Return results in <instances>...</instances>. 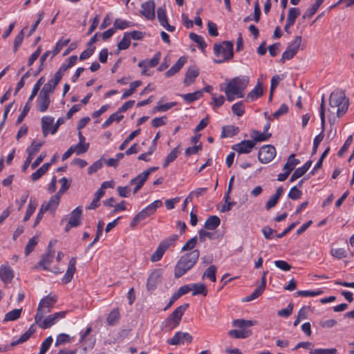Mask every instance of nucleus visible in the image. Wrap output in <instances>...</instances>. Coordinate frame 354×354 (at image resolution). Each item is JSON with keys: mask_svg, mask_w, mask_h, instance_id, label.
<instances>
[{"mask_svg": "<svg viewBox=\"0 0 354 354\" xmlns=\"http://www.w3.org/2000/svg\"><path fill=\"white\" fill-rule=\"evenodd\" d=\"M249 79L248 77H236L230 80L224 90L226 98L229 102L244 96V90L247 87Z\"/></svg>", "mask_w": 354, "mask_h": 354, "instance_id": "nucleus-1", "label": "nucleus"}, {"mask_svg": "<svg viewBox=\"0 0 354 354\" xmlns=\"http://www.w3.org/2000/svg\"><path fill=\"white\" fill-rule=\"evenodd\" d=\"M200 256L198 250L193 251L183 255L178 261L174 268V276L176 279L181 277L187 271L191 270L196 263Z\"/></svg>", "mask_w": 354, "mask_h": 354, "instance_id": "nucleus-2", "label": "nucleus"}, {"mask_svg": "<svg viewBox=\"0 0 354 354\" xmlns=\"http://www.w3.org/2000/svg\"><path fill=\"white\" fill-rule=\"evenodd\" d=\"M329 104L331 108L337 109V117L340 118L346 113L349 100L342 90H336L330 95Z\"/></svg>", "mask_w": 354, "mask_h": 354, "instance_id": "nucleus-3", "label": "nucleus"}, {"mask_svg": "<svg viewBox=\"0 0 354 354\" xmlns=\"http://www.w3.org/2000/svg\"><path fill=\"white\" fill-rule=\"evenodd\" d=\"M214 53L218 57L214 59L216 64H222L226 61L231 59L234 56L233 43L230 41H224L222 43H216L214 45Z\"/></svg>", "mask_w": 354, "mask_h": 354, "instance_id": "nucleus-4", "label": "nucleus"}, {"mask_svg": "<svg viewBox=\"0 0 354 354\" xmlns=\"http://www.w3.org/2000/svg\"><path fill=\"white\" fill-rule=\"evenodd\" d=\"M162 205V202L161 200H156L149 205H147L145 208L139 212L132 219L130 223V227L131 228L135 227L139 222L146 219L150 216L154 214L158 208L160 207Z\"/></svg>", "mask_w": 354, "mask_h": 354, "instance_id": "nucleus-5", "label": "nucleus"}, {"mask_svg": "<svg viewBox=\"0 0 354 354\" xmlns=\"http://www.w3.org/2000/svg\"><path fill=\"white\" fill-rule=\"evenodd\" d=\"M57 300V296L51 295H48L41 299L38 304L37 313L35 315V322H38L40 319H42L44 315L50 311Z\"/></svg>", "mask_w": 354, "mask_h": 354, "instance_id": "nucleus-6", "label": "nucleus"}, {"mask_svg": "<svg viewBox=\"0 0 354 354\" xmlns=\"http://www.w3.org/2000/svg\"><path fill=\"white\" fill-rule=\"evenodd\" d=\"M178 234H172L170 236L166 238L163 241H162L155 252L151 254L150 257V260L152 262H156L160 261L166 250L175 242L178 240Z\"/></svg>", "mask_w": 354, "mask_h": 354, "instance_id": "nucleus-7", "label": "nucleus"}, {"mask_svg": "<svg viewBox=\"0 0 354 354\" xmlns=\"http://www.w3.org/2000/svg\"><path fill=\"white\" fill-rule=\"evenodd\" d=\"M302 41V37L299 35L295 37V39L288 44L286 50L282 53L280 62L283 63L285 60L292 59L297 53Z\"/></svg>", "mask_w": 354, "mask_h": 354, "instance_id": "nucleus-8", "label": "nucleus"}, {"mask_svg": "<svg viewBox=\"0 0 354 354\" xmlns=\"http://www.w3.org/2000/svg\"><path fill=\"white\" fill-rule=\"evenodd\" d=\"M320 119H321V124H322V131L313 140V147L312 150L311 155L313 156L317 153L318 147L320 142L323 140L324 135V131L325 129V103H324V97H322V102L320 104Z\"/></svg>", "mask_w": 354, "mask_h": 354, "instance_id": "nucleus-9", "label": "nucleus"}, {"mask_svg": "<svg viewBox=\"0 0 354 354\" xmlns=\"http://www.w3.org/2000/svg\"><path fill=\"white\" fill-rule=\"evenodd\" d=\"M66 311H60L48 315L44 319H40L38 322L39 327L42 329H47L55 324L59 319H63L66 316Z\"/></svg>", "mask_w": 354, "mask_h": 354, "instance_id": "nucleus-10", "label": "nucleus"}, {"mask_svg": "<svg viewBox=\"0 0 354 354\" xmlns=\"http://www.w3.org/2000/svg\"><path fill=\"white\" fill-rule=\"evenodd\" d=\"M276 156V149L271 145H266L261 147L258 153L259 162L266 164L272 161Z\"/></svg>", "mask_w": 354, "mask_h": 354, "instance_id": "nucleus-11", "label": "nucleus"}, {"mask_svg": "<svg viewBox=\"0 0 354 354\" xmlns=\"http://www.w3.org/2000/svg\"><path fill=\"white\" fill-rule=\"evenodd\" d=\"M192 336L187 332H176L173 337L168 339L167 342L170 345H180L183 344L185 342L191 343L192 342Z\"/></svg>", "mask_w": 354, "mask_h": 354, "instance_id": "nucleus-12", "label": "nucleus"}, {"mask_svg": "<svg viewBox=\"0 0 354 354\" xmlns=\"http://www.w3.org/2000/svg\"><path fill=\"white\" fill-rule=\"evenodd\" d=\"M254 147L255 144L252 140H244L232 145V149L238 153L242 154L250 153Z\"/></svg>", "mask_w": 354, "mask_h": 354, "instance_id": "nucleus-13", "label": "nucleus"}, {"mask_svg": "<svg viewBox=\"0 0 354 354\" xmlns=\"http://www.w3.org/2000/svg\"><path fill=\"white\" fill-rule=\"evenodd\" d=\"M15 277L14 270L9 266L8 263H6L0 267V279L5 283H10Z\"/></svg>", "mask_w": 354, "mask_h": 354, "instance_id": "nucleus-14", "label": "nucleus"}, {"mask_svg": "<svg viewBox=\"0 0 354 354\" xmlns=\"http://www.w3.org/2000/svg\"><path fill=\"white\" fill-rule=\"evenodd\" d=\"M267 273L268 271L263 272L261 277V284L253 291L250 295L243 299V301L248 302L252 301L258 298L263 292L266 288V276Z\"/></svg>", "mask_w": 354, "mask_h": 354, "instance_id": "nucleus-15", "label": "nucleus"}, {"mask_svg": "<svg viewBox=\"0 0 354 354\" xmlns=\"http://www.w3.org/2000/svg\"><path fill=\"white\" fill-rule=\"evenodd\" d=\"M75 264L76 258L72 257L68 262L66 272L64 275L63 278L62 279V282L63 284H67L71 281L73 275L76 271Z\"/></svg>", "mask_w": 354, "mask_h": 354, "instance_id": "nucleus-16", "label": "nucleus"}, {"mask_svg": "<svg viewBox=\"0 0 354 354\" xmlns=\"http://www.w3.org/2000/svg\"><path fill=\"white\" fill-rule=\"evenodd\" d=\"M141 14L147 19L152 20L155 18V3L153 1H147L142 5Z\"/></svg>", "mask_w": 354, "mask_h": 354, "instance_id": "nucleus-17", "label": "nucleus"}, {"mask_svg": "<svg viewBox=\"0 0 354 354\" xmlns=\"http://www.w3.org/2000/svg\"><path fill=\"white\" fill-rule=\"evenodd\" d=\"M60 197V195L56 194L52 196L48 202H44L41 207H42L46 212H55L59 205Z\"/></svg>", "mask_w": 354, "mask_h": 354, "instance_id": "nucleus-18", "label": "nucleus"}, {"mask_svg": "<svg viewBox=\"0 0 354 354\" xmlns=\"http://www.w3.org/2000/svg\"><path fill=\"white\" fill-rule=\"evenodd\" d=\"M189 307V304H184L176 308L168 317L171 320L174 321L175 324H179L185 311Z\"/></svg>", "mask_w": 354, "mask_h": 354, "instance_id": "nucleus-19", "label": "nucleus"}, {"mask_svg": "<svg viewBox=\"0 0 354 354\" xmlns=\"http://www.w3.org/2000/svg\"><path fill=\"white\" fill-rule=\"evenodd\" d=\"M82 213V209L81 207H77L71 212L68 219L71 226L77 227L80 225Z\"/></svg>", "mask_w": 354, "mask_h": 354, "instance_id": "nucleus-20", "label": "nucleus"}, {"mask_svg": "<svg viewBox=\"0 0 354 354\" xmlns=\"http://www.w3.org/2000/svg\"><path fill=\"white\" fill-rule=\"evenodd\" d=\"M161 53L160 52H157L155 53L153 57L150 59H145L140 61L138 66L140 68H153L158 65L160 59Z\"/></svg>", "mask_w": 354, "mask_h": 354, "instance_id": "nucleus-21", "label": "nucleus"}, {"mask_svg": "<svg viewBox=\"0 0 354 354\" xmlns=\"http://www.w3.org/2000/svg\"><path fill=\"white\" fill-rule=\"evenodd\" d=\"M55 252L52 249L47 250L46 252L41 257L38 264L45 270H48V266L53 261Z\"/></svg>", "mask_w": 354, "mask_h": 354, "instance_id": "nucleus-22", "label": "nucleus"}, {"mask_svg": "<svg viewBox=\"0 0 354 354\" xmlns=\"http://www.w3.org/2000/svg\"><path fill=\"white\" fill-rule=\"evenodd\" d=\"M187 62V58L180 57L177 62L165 73V76L169 77L177 73Z\"/></svg>", "mask_w": 354, "mask_h": 354, "instance_id": "nucleus-23", "label": "nucleus"}, {"mask_svg": "<svg viewBox=\"0 0 354 354\" xmlns=\"http://www.w3.org/2000/svg\"><path fill=\"white\" fill-rule=\"evenodd\" d=\"M160 276L161 274L159 270H155L151 273L147 279V288L148 290L152 291L156 288V285L160 280Z\"/></svg>", "mask_w": 354, "mask_h": 354, "instance_id": "nucleus-24", "label": "nucleus"}, {"mask_svg": "<svg viewBox=\"0 0 354 354\" xmlns=\"http://www.w3.org/2000/svg\"><path fill=\"white\" fill-rule=\"evenodd\" d=\"M198 75L199 70L198 68L195 67L189 68L185 75L184 84L187 86L190 85L195 81Z\"/></svg>", "mask_w": 354, "mask_h": 354, "instance_id": "nucleus-25", "label": "nucleus"}, {"mask_svg": "<svg viewBox=\"0 0 354 354\" xmlns=\"http://www.w3.org/2000/svg\"><path fill=\"white\" fill-rule=\"evenodd\" d=\"M37 110L40 112H45L48 109L50 103V97L39 94L37 97Z\"/></svg>", "mask_w": 354, "mask_h": 354, "instance_id": "nucleus-26", "label": "nucleus"}, {"mask_svg": "<svg viewBox=\"0 0 354 354\" xmlns=\"http://www.w3.org/2000/svg\"><path fill=\"white\" fill-rule=\"evenodd\" d=\"M54 118L51 116H44L41 118V130L44 137H46L50 131V126L53 124Z\"/></svg>", "mask_w": 354, "mask_h": 354, "instance_id": "nucleus-27", "label": "nucleus"}, {"mask_svg": "<svg viewBox=\"0 0 354 354\" xmlns=\"http://www.w3.org/2000/svg\"><path fill=\"white\" fill-rule=\"evenodd\" d=\"M272 134L270 133H261L259 131L253 130L251 133L250 137L252 138L253 142L256 145L257 142L269 140Z\"/></svg>", "mask_w": 354, "mask_h": 354, "instance_id": "nucleus-28", "label": "nucleus"}, {"mask_svg": "<svg viewBox=\"0 0 354 354\" xmlns=\"http://www.w3.org/2000/svg\"><path fill=\"white\" fill-rule=\"evenodd\" d=\"M263 93L261 83L258 82L255 87L248 94L247 100L248 101H254L261 97Z\"/></svg>", "mask_w": 354, "mask_h": 354, "instance_id": "nucleus-29", "label": "nucleus"}, {"mask_svg": "<svg viewBox=\"0 0 354 354\" xmlns=\"http://www.w3.org/2000/svg\"><path fill=\"white\" fill-rule=\"evenodd\" d=\"M220 224V218L217 216L212 215L207 218L205 223V227L208 230H214L216 229Z\"/></svg>", "mask_w": 354, "mask_h": 354, "instance_id": "nucleus-30", "label": "nucleus"}, {"mask_svg": "<svg viewBox=\"0 0 354 354\" xmlns=\"http://www.w3.org/2000/svg\"><path fill=\"white\" fill-rule=\"evenodd\" d=\"M252 332L249 329L230 330L228 331L229 336L236 339H244L249 337Z\"/></svg>", "mask_w": 354, "mask_h": 354, "instance_id": "nucleus-31", "label": "nucleus"}, {"mask_svg": "<svg viewBox=\"0 0 354 354\" xmlns=\"http://www.w3.org/2000/svg\"><path fill=\"white\" fill-rule=\"evenodd\" d=\"M180 153V145H178L167 156L162 164V167L166 168L171 162H174Z\"/></svg>", "mask_w": 354, "mask_h": 354, "instance_id": "nucleus-32", "label": "nucleus"}, {"mask_svg": "<svg viewBox=\"0 0 354 354\" xmlns=\"http://www.w3.org/2000/svg\"><path fill=\"white\" fill-rule=\"evenodd\" d=\"M261 17V8L259 4L258 0L256 1L254 3V14L253 15H249L245 17L243 19V22L248 23L251 20H254L255 22H259Z\"/></svg>", "mask_w": 354, "mask_h": 354, "instance_id": "nucleus-33", "label": "nucleus"}, {"mask_svg": "<svg viewBox=\"0 0 354 354\" xmlns=\"http://www.w3.org/2000/svg\"><path fill=\"white\" fill-rule=\"evenodd\" d=\"M239 132L238 127L234 125L225 126L222 128L221 138H231L236 135Z\"/></svg>", "mask_w": 354, "mask_h": 354, "instance_id": "nucleus-34", "label": "nucleus"}, {"mask_svg": "<svg viewBox=\"0 0 354 354\" xmlns=\"http://www.w3.org/2000/svg\"><path fill=\"white\" fill-rule=\"evenodd\" d=\"M50 165L51 162H46L43 164L40 168H39L36 171L32 174L31 179L33 181L39 180L43 175H44L47 172Z\"/></svg>", "mask_w": 354, "mask_h": 354, "instance_id": "nucleus-35", "label": "nucleus"}, {"mask_svg": "<svg viewBox=\"0 0 354 354\" xmlns=\"http://www.w3.org/2000/svg\"><path fill=\"white\" fill-rule=\"evenodd\" d=\"M256 322L252 320H245L243 319H237L232 322V326L241 329H247L255 324Z\"/></svg>", "mask_w": 354, "mask_h": 354, "instance_id": "nucleus-36", "label": "nucleus"}, {"mask_svg": "<svg viewBox=\"0 0 354 354\" xmlns=\"http://www.w3.org/2000/svg\"><path fill=\"white\" fill-rule=\"evenodd\" d=\"M295 154L292 153L288 158L287 162L283 166V170H290V173L295 169V166L300 163V160L295 158Z\"/></svg>", "mask_w": 354, "mask_h": 354, "instance_id": "nucleus-37", "label": "nucleus"}, {"mask_svg": "<svg viewBox=\"0 0 354 354\" xmlns=\"http://www.w3.org/2000/svg\"><path fill=\"white\" fill-rule=\"evenodd\" d=\"M124 118L123 115L120 114L118 111L111 114L109 118L102 124V127L103 129L107 128L110 126L113 122H119Z\"/></svg>", "mask_w": 354, "mask_h": 354, "instance_id": "nucleus-38", "label": "nucleus"}, {"mask_svg": "<svg viewBox=\"0 0 354 354\" xmlns=\"http://www.w3.org/2000/svg\"><path fill=\"white\" fill-rule=\"evenodd\" d=\"M191 287L192 289H193V296H196L198 295L206 296L207 294V289L204 283H193L191 285Z\"/></svg>", "mask_w": 354, "mask_h": 354, "instance_id": "nucleus-39", "label": "nucleus"}, {"mask_svg": "<svg viewBox=\"0 0 354 354\" xmlns=\"http://www.w3.org/2000/svg\"><path fill=\"white\" fill-rule=\"evenodd\" d=\"M120 317L119 308H115L109 313L106 317V322L109 325H115Z\"/></svg>", "mask_w": 354, "mask_h": 354, "instance_id": "nucleus-40", "label": "nucleus"}, {"mask_svg": "<svg viewBox=\"0 0 354 354\" xmlns=\"http://www.w3.org/2000/svg\"><path fill=\"white\" fill-rule=\"evenodd\" d=\"M203 95V91H197L194 93H189L187 94H182L180 96L183 98L184 100H185L188 103L193 102L199 98H201Z\"/></svg>", "mask_w": 354, "mask_h": 354, "instance_id": "nucleus-41", "label": "nucleus"}, {"mask_svg": "<svg viewBox=\"0 0 354 354\" xmlns=\"http://www.w3.org/2000/svg\"><path fill=\"white\" fill-rule=\"evenodd\" d=\"M141 85L142 82L140 80H137L131 82L130 84V88L129 89L125 90L123 92L121 99H126L128 97L131 96L136 91V88Z\"/></svg>", "mask_w": 354, "mask_h": 354, "instance_id": "nucleus-42", "label": "nucleus"}, {"mask_svg": "<svg viewBox=\"0 0 354 354\" xmlns=\"http://www.w3.org/2000/svg\"><path fill=\"white\" fill-rule=\"evenodd\" d=\"M189 37L193 41L196 42L198 45V47L201 49L202 51H205L207 44L202 36L198 35L194 32H191L189 33Z\"/></svg>", "mask_w": 354, "mask_h": 354, "instance_id": "nucleus-43", "label": "nucleus"}, {"mask_svg": "<svg viewBox=\"0 0 354 354\" xmlns=\"http://www.w3.org/2000/svg\"><path fill=\"white\" fill-rule=\"evenodd\" d=\"M22 308L14 309L5 315L3 322L15 321L21 316Z\"/></svg>", "mask_w": 354, "mask_h": 354, "instance_id": "nucleus-44", "label": "nucleus"}, {"mask_svg": "<svg viewBox=\"0 0 354 354\" xmlns=\"http://www.w3.org/2000/svg\"><path fill=\"white\" fill-rule=\"evenodd\" d=\"M133 26V24L132 22L121 19H116L113 24V28L115 30H124L125 28L132 27Z\"/></svg>", "mask_w": 354, "mask_h": 354, "instance_id": "nucleus-45", "label": "nucleus"}, {"mask_svg": "<svg viewBox=\"0 0 354 354\" xmlns=\"http://www.w3.org/2000/svg\"><path fill=\"white\" fill-rule=\"evenodd\" d=\"M216 270H217V268L215 266H214V265L210 266L204 272V273L203 274V278L204 279L205 277H206V278L209 279L211 281L215 282L216 281Z\"/></svg>", "mask_w": 354, "mask_h": 354, "instance_id": "nucleus-46", "label": "nucleus"}, {"mask_svg": "<svg viewBox=\"0 0 354 354\" xmlns=\"http://www.w3.org/2000/svg\"><path fill=\"white\" fill-rule=\"evenodd\" d=\"M70 42V39H59L55 44V46L54 47L52 53V58L57 55L60 50L62 49L64 46H66L68 45V44Z\"/></svg>", "mask_w": 354, "mask_h": 354, "instance_id": "nucleus-47", "label": "nucleus"}, {"mask_svg": "<svg viewBox=\"0 0 354 354\" xmlns=\"http://www.w3.org/2000/svg\"><path fill=\"white\" fill-rule=\"evenodd\" d=\"M140 133V129H138L133 131H132L127 138L126 139L122 142V143L120 145L119 149L120 150H124L126 147L128 145V144L137 136H138Z\"/></svg>", "mask_w": 354, "mask_h": 354, "instance_id": "nucleus-48", "label": "nucleus"}, {"mask_svg": "<svg viewBox=\"0 0 354 354\" xmlns=\"http://www.w3.org/2000/svg\"><path fill=\"white\" fill-rule=\"evenodd\" d=\"M72 338L66 333H60L57 336L55 346L57 347L62 344L69 343L71 342Z\"/></svg>", "mask_w": 354, "mask_h": 354, "instance_id": "nucleus-49", "label": "nucleus"}, {"mask_svg": "<svg viewBox=\"0 0 354 354\" xmlns=\"http://www.w3.org/2000/svg\"><path fill=\"white\" fill-rule=\"evenodd\" d=\"M232 113L237 116H242L245 113V106L243 102H238L232 106Z\"/></svg>", "mask_w": 354, "mask_h": 354, "instance_id": "nucleus-50", "label": "nucleus"}, {"mask_svg": "<svg viewBox=\"0 0 354 354\" xmlns=\"http://www.w3.org/2000/svg\"><path fill=\"white\" fill-rule=\"evenodd\" d=\"M300 10L298 8H290L288 10L287 21L295 24L296 19L299 16Z\"/></svg>", "mask_w": 354, "mask_h": 354, "instance_id": "nucleus-51", "label": "nucleus"}, {"mask_svg": "<svg viewBox=\"0 0 354 354\" xmlns=\"http://www.w3.org/2000/svg\"><path fill=\"white\" fill-rule=\"evenodd\" d=\"M43 144V142L37 143L35 141H33L31 143V145L26 149L28 155L34 157V156L39 151Z\"/></svg>", "mask_w": 354, "mask_h": 354, "instance_id": "nucleus-52", "label": "nucleus"}, {"mask_svg": "<svg viewBox=\"0 0 354 354\" xmlns=\"http://www.w3.org/2000/svg\"><path fill=\"white\" fill-rule=\"evenodd\" d=\"M324 293L321 289L317 290H299L297 292V296L299 297H315Z\"/></svg>", "mask_w": 354, "mask_h": 354, "instance_id": "nucleus-53", "label": "nucleus"}, {"mask_svg": "<svg viewBox=\"0 0 354 354\" xmlns=\"http://www.w3.org/2000/svg\"><path fill=\"white\" fill-rule=\"evenodd\" d=\"M50 54V50H47L43 53V55L39 58V66L37 70L34 73L33 75L37 77L44 68V62L48 55Z\"/></svg>", "mask_w": 354, "mask_h": 354, "instance_id": "nucleus-54", "label": "nucleus"}, {"mask_svg": "<svg viewBox=\"0 0 354 354\" xmlns=\"http://www.w3.org/2000/svg\"><path fill=\"white\" fill-rule=\"evenodd\" d=\"M44 81H45V79H44V77H43V76L41 77L37 80V82L35 83V84L34 85V86L32 88L31 94H30V97H28V101H32L34 99V97L37 94L41 85H42L44 84Z\"/></svg>", "mask_w": 354, "mask_h": 354, "instance_id": "nucleus-55", "label": "nucleus"}, {"mask_svg": "<svg viewBox=\"0 0 354 354\" xmlns=\"http://www.w3.org/2000/svg\"><path fill=\"white\" fill-rule=\"evenodd\" d=\"M176 104H177V103L176 102H169V103H166V104H158L157 106H156L153 108V113H155L156 111L165 112V111H167V110L171 109L172 107L175 106Z\"/></svg>", "mask_w": 354, "mask_h": 354, "instance_id": "nucleus-56", "label": "nucleus"}, {"mask_svg": "<svg viewBox=\"0 0 354 354\" xmlns=\"http://www.w3.org/2000/svg\"><path fill=\"white\" fill-rule=\"evenodd\" d=\"M147 180V178L142 172L135 178H132L130 180V184L136 185L137 186L142 187Z\"/></svg>", "mask_w": 354, "mask_h": 354, "instance_id": "nucleus-57", "label": "nucleus"}, {"mask_svg": "<svg viewBox=\"0 0 354 354\" xmlns=\"http://www.w3.org/2000/svg\"><path fill=\"white\" fill-rule=\"evenodd\" d=\"M330 254L338 259H342L347 256V251L344 248H332Z\"/></svg>", "mask_w": 354, "mask_h": 354, "instance_id": "nucleus-58", "label": "nucleus"}, {"mask_svg": "<svg viewBox=\"0 0 354 354\" xmlns=\"http://www.w3.org/2000/svg\"><path fill=\"white\" fill-rule=\"evenodd\" d=\"M37 244V240L35 236L32 237L29 239L25 248V254L29 255L35 249V247Z\"/></svg>", "mask_w": 354, "mask_h": 354, "instance_id": "nucleus-59", "label": "nucleus"}, {"mask_svg": "<svg viewBox=\"0 0 354 354\" xmlns=\"http://www.w3.org/2000/svg\"><path fill=\"white\" fill-rule=\"evenodd\" d=\"M131 44V40L128 37V35L124 33L122 39L118 44V50L127 49Z\"/></svg>", "mask_w": 354, "mask_h": 354, "instance_id": "nucleus-60", "label": "nucleus"}, {"mask_svg": "<svg viewBox=\"0 0 354 354\" xmlns=\"http://www.w3.org/2000/svg\"><path fill=\"white\" fill-rule=\"evenodd\" d=\"M89 147V143L78 142L77 145L73 146L75 152L77 155H80L86 152Z\"/></svg>", "mask_w": 354, "mask_h": 354, "instance_id": "nucleus-61", "label": "nucleus"}, {"mask_svg": "<svg viewBox=\"0 0 354 354\" xmlns=\"http://www.w3.org/2000/svg\"><path fill=\"white\" fill-rule=\"evenodd\" d=\"M157 17L162 26L168 21L165 10L161 7L157 10Z\"/></svg>", "mask_w": 354, "mask_h": 354, "instance_id": "nucleus-62", "label": "nucleus"}, {"mask_svg": "<svg viewBox=\"0 0 354 354\" xmlns=\"http://www.w3.org/2000/svg\"><path fill=\"white\" fill-rule=\"evenodd\" d=\"M212 99L214 102V106H213L214 109H216L221 106L225 102V98L223 95H217L215 93L212 94Z\"/></svg>", "mask_w": 354, "mask_h": 354, "instance_id": "nucleus-63", "label": "nucleus"}, {"mask_svg": "<svg viewBox=\"0 0 354 354\" xmlns=\"http://www.w3.org/2000/svg\"><path fill=\"white\" fill-rule=\"evenodd\" d=\"M310 354H337V350L332 348H316L309 353Z\"/></svg>", "mask_w": 354, "mask_h": 354, "instance_id": "nucleus-64", "label": "nucleus"}]
</instances>
